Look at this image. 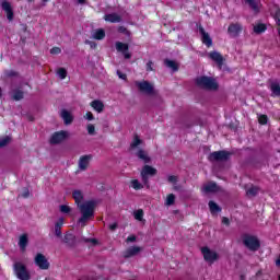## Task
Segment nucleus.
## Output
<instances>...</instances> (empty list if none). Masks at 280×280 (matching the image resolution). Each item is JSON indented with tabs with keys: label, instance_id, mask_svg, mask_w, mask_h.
<instances>
[{
	"label": "nucleus",
	"instance_id": "nucleus-35",
	"mask_svg": "<svg viewBox=\"0 0 280 280\" xmlns=\"http://www.w3.org/2000/svg\"><path fill=\"white\" fill-rule=\"evenodd\" d=\"M131 187L132 189H136V191H139V189H143V184H141L138 179L131 180Z\"/></svg>",
	"mask_w": 280,
	"mask_h": 280
},
{
	"label": "nucleus",
	"instance_id": "nucleus-15",
	"mask_svg": "<svg viewBox=\"0 0 280 280\" xmlns=\"http://www.w3.org/2000/svg\"><path fill=\"white\" fill-rule=\"evenodd\" d=\"M91 161H93V155L91 154L82 155L79 159V170H81V172H85V170H89V165L91 164Z\"/></svg>",
	"mask_w": 280,
	"mask_h": 280
},
{
	"label": "nucleus",
	"instance_id": "nucleus-10",
	"mask_svg": "<svg viewBox=\"0 0 280 280\" xmlns=\"http://www.w3.org/2000/svg\"><path fill=\"white\" fill-rule=\"evenodd\" d=\"M142 183L144 185H148V180H150V176H156V168L150 166V165H144L142 167V171L140 173Z\"/></svg>",
	"mask_w": 280,
	"mask_h": 280
},
{
	"label": "nucleus",
	"instance_id": "nucleus-41",
	"mask_svg": "<svg viewBox=\"0 0 280 280\" xmlns=\"http://www.w3.org/2000/svg\"><path fill=\"white\" fill-rule=\"evenodd\" d=\"M59 211L61 213H69L70 211H72V209L69 205H61L59 206Z\"/></svg>",
	"mask_w": 280,
	"mask_h": 280
},
{
	"label": "nucleus",
	"instance_id": "nucleus-13",
	"mask_svg": "<svg viewBox=\"0 0 280 280\" xmlns=\"http://www.w3.org/2000/svg\"><path fill=\"white\" fill-rule=\"evenodd\" d=\"M208 58L215 62V65L219 67V69H222L224 67V57L219 51L212 50L208 54Z\"/></svg>",
	"mask_w": 280,
	"mask_h": 280
},
{
	"label": "nucleus",
	"instance_id": "nucleus-9",
	"mask_svg": "<svg viewBox=\"0 0 280 280\" xmlns=\"http://www.w3.org/2000/svg\"><path fill=\"white\" fill-rule=\"evenodd\" d=\"M198 27V32L201 36V43L203 45H206V47H213V39L211 38V35H209V33H207V31H205V27L202 26V24H197Z\"/></svg>",
	"mask_w": 280,
	"mask_h": 280
},
{
	"label": "nucleus",
	"instance_id": "nucleus-46",
	"mask_svg": "<svg viewBox=\"0 0 280 280\" xmlns=\"http://www.w3.org/2000/svg\"><path fill=\"white\" fill-rule=\"evenodd\" d=\"M222 224H225V226H229L231 224V221L229 220V218L223 217L222 218Z\"/></svg>",
	"mask_w": 280,
	"mask_h": 280
},
{
	"label": "nucleus",
	"instance_id": "nucleus-42",
	"mask_svg": "<svg viewBox=\"0 0 280 280\" xmlns=\"http://www.w3.org/2000/svg\"><path fill=\"white\" fill-rule=\"evenodd\" d=\"M86 130H88V135H91V136L95 135V125L89 124L86 126Z\"/></svg>",
	"mask_w": 280,
	"mask_h": 280
},
{
	"label": "nucleus",
	"instance_id": "nucleus-7",
	"mask_svg": "<svg viewBox=\"0 0 280 280\" xmlns=\"http://www.w3.org/2000/svg\"><path fill=\"white\" fill-rule=\"evenodd\" d=\"M231 152L221 150V151H214L209 154L208 160L213 162V161H229L231 159Z\"/></svg>",
	"mask_w": 280,
	"mask_h": 280
},
{
	"label": "nucleus",
	"instance_id": "nucleus-54",
	"mask_svg": "<svg viewBox=\"0 0 280 280\" xmlns=\"http://www.w3.org/2000/svg\"><path fill=\"white\" fill-rule=\"evenodd\" d=\"M78 3H80V5H84V3H86V0H77Z\"/></svg>",
	"mask_w": 280,
	"mask_h": 280
},
{
	"label": "nucleus",
	"instance_id": "nucleus-18",
	"mask_svg": "<svg viewBox=\"0 0 280 280\" xmlns=\"http://www.w3.org/2000/svg\"><path fill=\"white\" fill-rule=\"evenodd\" d=\"M203 191L206 194H218L220 191V186L215 182H209L203 186Z\"/></svg>",
	"mask_w": 280,
	"mask_h": 280
},
{
	"label": "nucleus",
	"instance_id": "nucleus-14",
	"mask_svg": "<svg viewBox=\"0 0 280 280\" xmlns=\"http://www.w3.org/2000/svg\"><path fill=\"white\" fill-rule=\"evenodd\" d=\"M244 27L241 23H231L228 27V34H230L233 38H237L240 34H242V31Z\"/></svg>",
	"mask_w": 280,
	"mask_h": 280
},
{
	"label": "nucleus",
	"instance_id": "nucleus-48",
	"mask_svg": "<svg viewBox=\"0 0 280 280\" xmlns=\"http://www.w3.org/2000/svg\"><path fill=\"white\" fill-rule=\"evenodd\" d=\"M109 230H110V231H116V230H117V222L110 223V224H109Z\"/></svg>",
	"mask_w": 280,
	"mask_h": 280
},
{
	"label": "nucleus",
	"instance_id": "nucleus-39",
	"mask_svg": "<svg viewBox=\"0 0 280 280\" xmlns=\"http://www.w3.org/2000/svg\"><path fill=\"white\" fill-rule=\"evenodd\" d=\"M57 75L60 78V80H65V78H67V70L65 68H59L57 70Z\"/></svg>",
	"mask_w": 280,
	"mask_h": 280
},
{
	"label": "nucleus",
	"instance_id": "nucleus-49",
	"mask_svg": "<svg viewBox=\"0 0 280 280\" xmlns=\"http://www.w3.org/2000/svg\"><path fill=\"white\" fill-rule=\"evenodd\" d=\"M127 242H137V236H135V235L128 236Z\"/></svg>",
	"mask_w": 280,
	"mask_h": 280
},
{
	"label": "nucleus",
	"instance_id": "nucleus-8",
	"mask_svg": "<svg viewBox=\"0 0 280 280\" xmlns=\"http://www.w3.org/2000/svg\"><path fill=\"white\" fill-rule=\"evenodd\" d=\"M14 271L20 280H30V272L27 271V268H25V265L22 262H15L14 264Z\"/></svg>",
	"mask_w": 280,
	"mask_h": 280
},
{
	"label": "nucleus",
	"instance_id": "nucleus-34",
	"mask_svg": "<svg viewBox=\"0 0 280 280\" xmlns=\"http://www.w3.org/2000/svg\"><path fill=\"white\" fill-rule=\"evenodd\" d=\"M175 201H176V196H174V194H171L165 199V206L172 207V205H174Z\"/></svg>",
	"mask_w": 280,
	"mask_h": 280
},
{
	"label": "nucleus",
	"instance_id": "nucleus-2",
	"mask_svg": "<svg viewBox=\"0 0 280 280\" xmlns=\"http://www.w3.org/2000/svg\"><path fill=\"white\" fill-rule=\"evenodd\" d=\"M195 84L198 89H202L203 91H218V89H220L218 81H215L213 77L208 75L197 77L195 79Z\"/></svg>",
	"mask_w": 280,
	"mask_h": 280
},
{
	"label": "nucleus",
	"instance_id": "nucleus-37",
	"mask_svg": "<svg viewBox=\"0 0 280 280\" xmlns=\"http://www.w3.org/2000/svg\"><path fill=\"white\" fill-rule=\"evenodd\" d=\"M12 139L10 138V136H4L2 138H0V148H5V145H8V143H10Z\"/></svg>",
	"mask_w": 280,
	"mask_h": 280
},
{
	"label": "nucleus",
	"instance_id": "nucleus-30",
	"mask_svg": "<svg viewBox=\"0 0 280 280\" xmlns=\"http://www.w3.org/2000/svg\"><path fill=\"white\" fill-rule=\"evenodd\" d=\"M208 205L211 213H220V211H222V208H220L213 200L209 201Z\"/></svg>",
	"mask_w": 280,
	"mask_h": 280
},
{
	"label": "nucleus",
	"instance_id": "nucleus-28",
	"mask_svg": "<svg viewBox=\"0 0 280 280\" xmlns=\"http://www.w3.org/2000/svg\"><path fill=\"white\" fill-rule=\"evenodd\" d=\"M270 91L273 97H280V84L278 82L270 83Z\"/></svg>",
	"mask_w": 280,
	"mask_h": 280
},
{
	"label": "nucleus",
	"instance_id": "nucleus-29",
	"mask_svg": "<svg viewBox=\"0 0 280 280\" xmlns=\"http://www.w3.org/2000/svg\"><path fill=\"white\" fill-rule=\"evenodd\" d=\"M268 30V26L264 23L256 24L254 26V34H264Z\"/></svg>",
	"mask_w": 280,
	"mask_h": 280
},
{
	"label": "nucleus",
	"instance_id": "nucleus-5",
	"mask_svg": "<svg viewBox=\"0 0 280 280\" xmlns=\"http://www.w3.org/2000/svg\"><path fill=\"white\" fill-rule=\"evenodd\" d=\"M135 85L137 86L140 93H144V95H154V85L148 81H135Z\"/></svg>",
	"mask_w": 280,
	"mask_h": 280
},
{
	"label": "nucleus",
	"instance_id": "nucleus-31",
	"mask_svg": "<svg viewBox=\"0 0 280 280\" xmlns=\"http://www.w3.org/2000/svg\"><path fill=\"white\" fill-rule=\"evenodd\" d=\"M19 246L22 250H25L27 248V235L23 234L20 236Z\"/></svg>",
	"mask_w": 280,
	"mask_h": 280
},
{
	"label": "nucleus",
	"instance_id": "nucleus-1",
	"mask_svg": "<svg viewBox=\"0 0 280 280\" xmlns=\"http://www.w3.org/2000/svg\"><path fill=\"white\" fill-rule=\"evenodd\" d=\"M77 207L81 213L79 224L82 226H86V222L95 217V207H97V202H95L94 200H88L83 203H79Z\"/></svg>",
	"mask_w": 280,
	"mask_h": 280
},
{
	"label": "nucleus",
	"instance_id": "nucleus-47",
	"mask_svg": "<svg viewBox=\"0 0 280 280\" xmlns=\"http://www.w3.org/2000/svg\"><path fill=\"white\" fill-rule=\"evenodd\" d=\"M152 61H149L148 63H147V71H154V69L152 68Z\"/></svg>",
	"mask_w": 280,
	"mask_h": 280
},
{
	"label": "nucleus",
	"instance_id": "nucleus-53",
	"mask_svg": "<svg viewBox=\"0 0 280 280\" xmlns=\"http://www.w3.org/2000/svg\"><path fill=\"white\" fill-rule=\"evenodd\" d=\"M86 44L90 45L92 48L96 47L95 43H93V42H86Z\"/></svg>",
	"mask_w": 280,
	"mask_h": 280
},
{
	"label": "nucleus",
	"instance_id": "nucleus-58",
	"mask_svg": "<svg viewBox=\"0 0 280 280\" xmlns=\"http://www.w3.org/2000/svg\"><path fill=\"white\" fill-rule=\"evenodd\" d=\"M176 71H178V65H176Z\"/></svg>",
	"mask_w": 280,
	"mask_h": 280
},
{
	"label": "nucleus",
	"instance_id": "nucleus-51",
	"mask_svg": "<svg viewBox=\"0 0 280 280\" xmlns=\"http://www.w3.org/2000/svg\"><path fill=\"white\" fill-rule=\"evenodd\" d=\"M118 32H120V34H126V27L119 26Z\"/></svg>",
	"mask_w": 280,
	"mask_h": 280
},
{
	"label": "nucleus",
	"instance_id": "nucleus-56",
	"mask_svg": "<svg viewBox=\"0 0 280 280\" xmlns=\"http://www.w3.org/2000/svg\"><path fill=\"white\" fill-rule=\"evenodd\" d=\"M173 179H174V177H170V178H168V180H173Z\"/></svg>",
	"mask_w": 280,
	"mask_h": 280
},
{
	"label": "nucleus",
	"instance_id": "nucleus-20",
	"mask_svg": "<svg viewBox=\"0 0 280 280\" xmlns=\"http://www.w3.org/2000/svg\"><path fill=\"white\" fill-rule=\"evenodd\" d=\"M245 3L255 12V14H259V4L261 0H244Z\"/></svg>",
	"mask_w": 280,
	"mask_h": 280
},
{
	"label": "nucleus",
	"instance_id": "nucleus-57",
	"mask_svg": "<svg viewBox=\"0 0 280 280\" xmlns=\"http://www.w3.org/2000/svg\"><path fill=\"white\" fill-rule=\"evenodd\" d=\"M44 1V3H47V1H49V0H43Z\"/></svg>",
	"mask_w": 280,
	"mask_h": 280
},
{
	"label": "nucleus",
	"instance_id": "nucleus-11",
	"mask_svg": "<svg viewBox=\"0 0 280 280\" xmlns=\"http://www.w3.org/2000/svg\"><path fill=\"white\" fill-rule=\"evenodd\" d=\"M34 261L35 266H37L39 270H49V260L47 257H45V255L37 254L34 258Z\"/></svg>",
	"mask_w": 280,
	"mask_h": 280
},
{
	"label": "nucleus",
	"instance_id": "nucleus-45",
	"mask_svg": "<svg viewBox=\"0 0 280 280\" xmlns=\"http://www.w3.org/2000/svg\"><path fill=\"white\" fill-rule=\"evenodd\" d=\"M117 75H118V78L120 79V80H126L127 79V75H126V73H122L121 71H117Z\"/></svg>",
	"mask_w": 280,
	"mask_h": 280
},
{
	"label": "nucleus",
	"instance_id": "nucleus-43",
	"mask_svg": "<svg viewBox=\"0 0 280 280\" xmlns=\"http://www.w3.org/2000/svg\"><path fill=\"white\" fill-rule=\"evenodd\" d=\"M84 119H86L88 121H93V119H95V117L93 116V113L88 112V113L84 115Z\"/></svg>",
	"mask_w": 280,
	"mask_h": 280
},
{
	"label": "nucleus",
	"instance_id": "nucleus-32",
	"mask_svg": "<svg viewBox=\"0 0 280 280\" xmlns=\"http://www.w3.org/2000/svg\"><path fill=\"white\" fill-rule=\"evenodd\" d=\"M257 194H259V187H257V186H252L250 188H248L246 190V195L252 196V198H255V196H257Z\"/></svg>",
	"mask_w": 280,
	"mask_h": 280
},
{
	"label": "nucleus",
	"instance_id": "nucleus-44",
	"mask_svg": "<svg viewBox=\"0 0 280 280\" xmlns=\"http://www.w3.org/2000/svg\"><path fill=\"white\" fill-rule=\"evenodd\" d=\"M60 51H62L60 47H54L52 49H50V54L52 55H58L60 54Z\"/></svg>",
	"mask_w": 280,
	"mask_h": 280
},
{
	"label": "nucleus",
	"instance_id": "nucleus-4",
	"mask_svg": "<svg viewBox=\"0 0 280 280\" xmlns=\"http://www.w3.org/2000/svg\"><path fill=\"white\" fill-rule=\"evenodd\" d=\"M243 244L252 253H257V250L261 248V242L259 241V238L250 234L243 235Z\"/></svg>",
	"mask_w": 280,
	"mask_h": 280
},
{
	"label": "nucleus",
	"instance_id": "nucleus-3",
	"mask_svg": "<svg viewBox=\"0 0 280 280\" xmlns=\"http://www.w3.org/2000/svg\"><path fill=\"white\" fill-rule=\"evenodd\" d=\"M141 145H143V140H141L139 136H136L130 144L131 152H136L138 159L143 161V163H150V155H148V152L144 150L139 149Z\"/></svg>",
	"mask_w": 280,
	"mask_h": 280
},
{
	"label": "nucleus",
	"instance_id": "nucleus-50",
	"mask_svg": "<svg viewBox=\"0 0 280 280\" xmlns=\"http://www.w3.org/2000/svg\"><path fill=\"white\" fill-rule=\"evenodd\" d=\"M276 21H277L278 27H280V12L276 13Z\"/></svg>",
	"mask_w": 280,
	"mask_h": 280
},
{
	"label": "nucleus",
	"instance_id": "nucleus-12",
	"mask_svg": "<svg viewBox=\"0 0 280 280\" xmlns=\"http://www.w3.org/2000/svg\"><path fill=\"white\" fill-rule=\"evenodd\" d=\"M69 131H57L55 132L51 138H50V143L52 144H58V143H62V141H65L66 139H69Z\"/></svg>",
	"mask_w": 280,
	"mask_h": 280
},
{
	"label": "nucleus",
	"instance_id": "nucleus-6",
	"mask_svg": "<svg viewBox=\"0 0 280 280\" xmlns=\"http://www.w3.org/2000/svg\"><path fill=\"white\" fill-rule=\"evenodd\" d=\"M201 254L208 264H215L220 259V255L215 250H211L208 246L201 247Z\"/></svg>",
	"mask_w": 280,
	"mask_h": 280
},
{
	"label": "nucleus",
	"instance_id": "nucleus-38",
	"mask_svg": "<svg viewBox=\"0 0 280 280\" xmlns=\"http://www.w3.org/2000/svg\"><path fill=\"white\" fill-rule=\"evenodd\" d=\"M74 240H75V236H73V234H66L63 242L72 246Z\"/></svg>",
	"mask_w": 280,
	"mask_h": 280
},
{
	"label": "nucleus",
	"instance_id": "nucleus-16",
	"mask_svg": "<svg viewBox=\"0 0 280 280\" xmlns=\"http://www.w3.org/2000/svg\"><path fill=\"white\" fill-rule=\"evenodd\" d=\"M1 8H2L3 12H5L8 21H13L14 20V11H12V4L8 1H2Z\"/></svg>",
	"mask_w": 280,
	"mask_h": 280
},
{
	"label": "nucleus",
	"instance_id": "nucleus-36",
	"mask_svg": "<svg viewBox=\"0 0 280 280\" xmlns=\"http://www.w3.org/2000/svg\"><path fill=\"white\" fill-rule=\"evenodd\" d=\"M164 65L168 67V69L176 71V62L174 60L165 59Z\"/></svg>",
	"mask_w": 280,
	"mask_h": 280
},
{
	"label": "nucleus",
	"instance_id": "nucleus-17",
	"mask_svg": "<svg viewBox=\"0 0 280 280\" xmlns=\"http://www.w3.org/2000/svg\"><path fill=\"white\" fill-rule=\"evenodd\" d=\"M116 49L117 51H119L120 54H122V56H125V58L128 60L131 58L130 52H128V44H124L121 42H117L116 43Z\"/></svg>",
	"mask_w": 280,
	"mask_h": 280
},
{
	"label": "nucleus",
	"instance_id": "nucleus-19",
	"mask_svg": "<svg viewBox=\"0 0 280 280\" xmlns=\"http://www.w3.org/2000/svg\"><path fill=\"white\" fill-rule=\"evenodd\" d=\"M24 95H25V92H23V88H15L11 92V97L15 102L23 100Z\"/></svg>",
	"mask_w": 280,
	"mask_h": 280
},
{
	"label": "nucleus",
	"instance_id": "nucleus-59",
	"mask_svg": "<svg viewBox=\"0 0 280 280\" xmlns=\"http://www.w3.org/2000/svg\"><path fill=\"white\" fill-rule=\"evenodd\" d=\"M0 97H1V88H0Z\"/></svg>",
	"mask_w": 280,
	"mask_h": 280
},
{
	"label": "nucleus",
	"instance_id": "nucleus-26",
	"mask_svg": "<svg viewBox=\"0 0 280 280\" xmlns=\"http://www.w3.org/2000/svg\"><path fill=\"white\" fill-rule=\"evenodd\" d=\"M140 252H141V247H139V246L129 247V248L125 252V257H135V255H139Z\"/></svg>",
	"mask_w": 280,
	"mask_h": 280
},
{
	"label": "nucleus",
	"instance_id": "nucleus-25",
	"mask_svg": "<svg viewBox=\"0 0 280 280\" xmlns=\"http://www.w3.org/2000/svg\"><path fill=\"white\" fill-rule=\"evenodd\" d=\"M92 38H94V40H104V38H106V32L103 28H98L93 32Z\"/></svg>",
	"mask_w": 280,
	"mask_h": 280
},
{
	"label": "nucleus",
	"instance_id": "nucleus-27",
	"mask_svg": "<svg viewBox=\"0 0 280 280\" xmlns=\"http://www.w3.org/2000/svg\"><path fill=\"white\" fill-rule=\"evenodd\" d=\"M63 224H65V219L62 218H60L58 222L55 224V235H57V237L62 236V232L60 230L62 229Z\"/></svg>",
	"mask_w": 280,
	"mask_h": 280
},
{
	"label": "nucleus",
	"instance_id": "nucleus-21",
	"mask_svg": "<svg viewBox=\"0 0 280 280\" xmlns=\"http://www.w3.org/2000/svg\"><path fill=\"white\" fill-rule=\"evenodd\" d=\"M104 21H107V23H121V16L117 13H110L104 16Z\"/></svg>",
	"mask_w": 280,
	"mask_h": 280
},
{
	"label": "nucleus",
	"instance_id": "nucleus-24",
	"mask_svg": "<svg viewBox=\"0 0 280 280\" xmlns=\"http://www.w3.org/2000/svg\"><path fill=\"white\" fill-rule=\"evenodd\" d=\"M72 197L74 199L77 207L84 202V195L80 190H74L72 192Z\"/></svg>",
	"mask_w": 280,
	"mask_h": 280
},
{
	"label": "nucleus",
	"instance_id": "nucleus-55",
	"mask_svg": "<svg viewBox=\"0 0 280 280\" xmlns=\"http://www.w3.org/2000/svg\"><path fill=\"white\" fill-rule=\"evenodd\" d=\"M90 242L93 244H97V241L95 238H91Z\"/></svg>",
	"mask_w": 280,
	"mask_h": 280
},
{
	"label": "nucleus",
	"instance_id": "nucleus-40",
	"mask_svg": "<svg viewBox=\"0 0 280 280\" xmlns=\"http://www.w3.org/2000/svg\"><path fill=\"white\" fill-rule=\"evenodd\" d=\"M258 122L260 124V126H266V124H268V115H260L258 117Z\"/></svg>",
	"mask_w": 280,
	"mask_h": 280
},
{
	"label": "nucleus",
	"instance_id": "nucleus-23",
	"mask_svg": "<svg viewBox=\"0 0 280 280\" xmlns=\"http://www.w3.org/2000/svg\"><path fill=\"white\" fill-rule=\"evenodd\" d=\"M60 116L63 119L66 126H69V124L73 122V115H71L69 110L62 109Z\"/></svg>",
	"mask_w": 280,
	"mask_h": 280
},
{
	"label": "nucleus",
	"instance_id": "nucleus-22",
	"mask_svg": "<svg viewBox=\"0 0 280 280\" xmlns=\"http://www.w3.org/2000/svg\"><path fill=\"white\" fill-rule=\"evenodd\" d=\"M90 106L95 110L96 113H104V103L100 100H94L90 103Z\"/></svg>",
	"mask_w": 280,
	"mask_h": 280
},
{
	"label": "nucleus",
	"instance_id": "nucleus-52",
	"mask_svg": "<svg viewBox=\"0 0 280 280\" xmlns=\"http://www.w3.org/2000/svg\"><path fill=\"white\" fill-rule=\"evenodd\" d=\"M30 196V190H25L23 194H22V197L23 198H27Z\"/></svg>",
	"mask_w": 280,
	"mask_h": 280
},
{
	"label": "nucleus",
	"instance_id": "nucleus-33",
	"mask_svg": "<svg viewBox=\"0 0 280 280\" xmlns=\"http://www.w3.org/2000/svg\"><path fill=\"white\" fill-rule=\"evenodd\" d=\"M133 218L135 220H138V222H143V209L133 211Z\"/></svg>",
	"mask_w": 280,
	"mask_h": 280
}]
</instances>
